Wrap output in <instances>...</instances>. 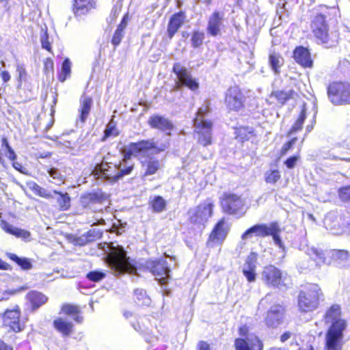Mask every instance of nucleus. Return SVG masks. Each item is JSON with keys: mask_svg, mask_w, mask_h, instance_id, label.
<instances>
[{"mask_svg": "<svg viewBox=\"0 0 350 350\" xmlns=\"http://www.w3.org/2000/svg\"><path fill=\"white\" fill-rule=\"evenodd\" d=\"M281 229L277 222L271 223L269 225L256 224L247 229L241 235V244L245 245L246 241L252 239L254 236L261 237L271 236L275 245L282 250V254H285V247L279 235Z\"/></svg>", "mask_w": 350, "mask_h": 350, "instance_id": "f257e3e1", "label": "nucleus"}, {"mask_svg": "<svg viewBox=\"0 0 350 350\" xmlns=\"http://www.w3.org/2000/svg\"><path fill=\"white\" fill-rule=\"evenodd\" d=\"M107 263L115 275L136 272V267L130 258L126 256L124 247L118 245L111 247L110 254L107 256Z\"/></svg>", "mask_w": 350, "mask_h": 350, "instance_id": "f03ea898", "label": "nucleus"}, {"mask_svg": "<svg viewBox=\"0 0 350 350\" xmlns=\"http://www.w3.org/2000/svg\"><path fill=\"white\" fill-rule=\"evenodd\" d=\"M325 18L321 14L316 15L312 21L311 28L319 43L326 48H332L338 43V33L336 31H329Z\"/></svg>", "mask_w": 350, "mask_h": 350, "instance_id": "7ed1b4c3", "label": "nucleus"}, {"mask_svg": "<svg viewBox=\"0 0 350 350\" xmlns=\"http://www.w3.org/2000/svg\"><path fill=\"white\" fill-rule=\"evenodd\" d=\"M210 112V108L207 103H204L200 107L193 120V125L195 131L198 133V142L206 146L211 144L212 139V126L213 123L211 120L206 119Z\"/></svg>", "mask_w": 350, "mask_h": 350, "instance_id": "20e7f679", "label": "nucleus"}, {"mask_svg": "<svg viewBox=\"0 0 350 350\" xmlns=\"http://www.w3.org/2000/svg\"><path fill=\"white\" fill-rule=\"evenodd\" d=\"M323 296L320 287L317 284H309L299 292L298 307L304 312L316 310L319 304V299Z\"/></svg>", "mask_w": 350, "mask_h": 350, "instance_id": "39448f33", "label": "nucleus"}, {"mask_svg": "<svg viewBox=\"0 0 350 350\" xmlns=\"http://www.w3.org/2000/svg\"><path fill=\"white\" fill-rule=\"evenodd\" d=\"M167 147L166 144H162L160 146H157L154 140L151 139L130 143L124 149L129 154L137 157L141 160L144 157H149L150 155L164 151Z\"/></svg>", "mask_w": 350, "mask_h": 350, "instance_id": "423d86ee", "label": "nucleus"}, {"mask_svg": "<svg viewBox=\"0 0 350 350\" xmlns=\"http://www.w3.org/2000/svg\"><path fill=\"white\" fill-rule=\"evenodd\" d=\"M214 204L212 200L206 199L198 206L191 208L188 212L189 222L198 227H204L212 217Z\"/></svg>", "mask_w": 350, "mask_h": 350, "instance_id": "0eeeda50", "label": "nucleus"}, {"mask_svg": "<svg viewBox=\"0 0 350 350\" xmlns=\"http://www.w3.org/2000/svg\"><path fill=\"white\" fill-rule=\"evenodd\" d=\"M220 202L223 211L227 214L242 217L246 212L245 200L237 194L224 193Z\"/></svg>", "mask_w": 350, "mask_h": 350, "instance_id": "6e6552de", "label": "nucleus"}, {"mask_svg": "<svg viewBox=\"0 0 350 350\" xmlns=\"http://www.w3.org/2000/svg\"><path fill=\"white\" fill-rule=\"evenodd\" d=\"M327 95L334 105L350 104V84L334 82L327 88Z\"/></svg>", "mask_w": 350, "mask_h": 350, "instance_id": "1a4fd4ad", "label": "nucleus"}, {"mask_svg": "<svg viewBox=\"0 0 350 350\" xmlns=\"http://www.w3.org/2000/svg\"><path fill=\"white\" fill-rule=\"evenodd\" d=\"M344 332L343 325L328 328L323 350H342Z\"/></svg>", "mask_w": 350, "mask_h": 350, "instance_id": "9d476101", "label": "nucleus"}, {"mask_svg": "<svg viewBox=\"0 0 350 350\" xmlns=\"http://www.w3.org/2000/svg\"><path fill=\"white\" fill-rule=\"evenodd\" d=\"M173 72L176 74L178 81L176 82V89L181 86H186L192 91H196L199 88V83L192 77L189 72L180 63H176L173 66Z\"/></svg>", "mask_w": 350, "mask_h": 350, "instance_id": "9b49d317", "label": "nucleus"}, {"mask_svg": "<svg viewBox=\"0 0 350 350\" xmlns=\"http://www.w3.org/2000/svg\"><path fill=\"white\" fill-rule=\"evenodd\" d=\"M107 200V196L98 191L94 193H89L81 196L80 202L81 206L86 209L91 210L92 212H98L102 211L100 205Z\"/></svg>", "mask_w": 350, "mask_h": 350, "instance_id": "f8f14e48", "label": "nucleus"}, {"mask_svg": "<svg viewBox=\"0 0 350 350\" xmlns=\"http://www.w3.org/2000/svg\"><path fill=\"white\" fill-rule=\"evenodd\" d=\"M146 266L161 284L167 282L170 270L165 260H148L146 262Z\"/></svg>", "mask_w": 350, "mask_h": 350, "instance_id": "ddd939ff", "label": "nucleus"}, {"mask_svg": "<svg viewBox=\"0 0 350 350\" xmlns=\"http://www.w3.org/2000/svg\"><path fill=\"white\" fill-rule=\"evenodd\" d=\"M94 174L96 178H103L111 183L121 178L116 164L105 161L96 165L94 170Z\"/></svg>", "mask_w": 350, "mask_h": 350, "instance_id": "4468645a", "label": "nucleus"}, {"mask_svg": "<svg viewBox=\"0 0 350 350\" xmlns=\"http://www.w3.org/2000/svg\"><path fill=\"white\" fill-rule=\"evenodd\" d=\"M21 311L18 306L8 309L3 314H0V319H4V326L10 327L14 332H19L24 329V325L20 320Z\"/></svg>", "mask_w": 350, "mask_h": 350, "instance_id": "2eb2a0df", "label": "nucleus"}, {"mask_svg": "<svg viewBox=\"0 0 350 350\" xmlns=\"http://www.w3.org/2000/svg\"><path fill=\"white\" fill-rule=\"evenodd\" d=\"M261 279L267 286L279 288L282 284V273L274 265H268L263 268Z\"/></svg>", "mask_w": 350, "mask_h": 350, "instance_id": "dca6fc26", "label": "nucleus"}, {"mask_svg": "<svg viewBox=\"0 0 350 350\" xmlns=\"http://www.w3.org/2000/svg\"><path fill=\"white\" fill-rule=\"evenodd\" d=\"M225 101L230 109L239 111L243 107L245 96L238 87H231L227 91Z\"/></svg>", "mask_w": 350, "mask_h": 350, "instance_id": "f3484780", "label": "nucleus"}, {"mask_svg": "<svg viewBox=\"0 0 350 350\" xmlns=\"http://www.w3.org/2000/svg\"><path fill=\"white\" fill-rule=\"evenodd\" d=\"M340 307L338 304L332 305L326 312L324 319L326 324L329 325V328L338 327V325H343L344 331L346 329L347 323L346 320L341 319Z\"/></svg>", "mask_w": 350, "mask_h": 350, "instance_id": "a211bd4d", "label": "nucleus"}, {"mask_svg": "<svg viewBox=\"0 0 350 350\" xmlns=\"http://www.w3.org/2000/svg\"><path fill=\"white\" fill-rule=\"evenodd\" d=\"M228 229L226 227V222L222 219L217 222L211 233L207 242L208 246L214 247L216 245H221L226 239Z\"/></svg>", "mask_w": 350, "mask_h": 350, "instance_id": "6ab92c4d", "label": "nucleus"}, {"mask_svg": "<svg viewBox=\"0 0 350 350\" xmlns=\"http://www.w3.org/2000/svg\"><path fill=\"white\" fill-rule=\"evenodd\" d=\"M236 350H262V343L254 335H249L245 339L237 338L234 342Z\"/></svg>", "mask_w": 350, "mask_h": 350, "instance_id": "aec40b11", "label": "nucleus"}, {"mask_svg": "<svg viewBox=\"0 0 350 350\" xmlns=\"http://www.w3.org/2000/svg\"><path fill=\"white\" fill-rule=\"evenodd\" d=\"M257 258V254L255 252H251L243 265V273L250 282H253L256 280Z\"/></svg>", "mask_w": 350, "mask_h": 350, "instance_id": "412c9836", "label": "nucleus"}, {"mask_svg": "<svg viewBox=\"0 0 350 350\" xmlns=\"http://www.w3.org/2000/svg\"><path fill=\"white\" fill-rule=\"evenodd\" d=\"M284 309L280 305H274L267 312L265 318L267 325L271 327H276L282 321L284 318Z\"/></svg>", "mask_w": 350, "mask_h": 350, "instance_id": "4be33fe9", "label": "nucleus"}, {"mask_svg": "<svg viewBox=\"0 0 350 350\" xmlns=\"http://www.w3.org/2000/svg\"><path fill=\"white\" fill-rule=\"evenodd\" d=\"M327 251L323 252L322 250L312 247L307 250L306 254L310 260L314 262V266L321 267L323 265H330L331 260L326 255Z\"/></svg>", "mask_w": 350, "mask_h": 350, "instance_id": "5701e85b", "label": "nucleus"}, {"mask_svg": "<svg viewBox=\"0 0 350 350\" xmlns=\"http://www.w3.org/2000/svg\"><path fill=\"white\" fill-rule=\"evenodd\" d=\"M326 255L331 260V264L337 267H342L350 262V254L345 250H329Z\"/></svg>", "mask_w": 350, "mask_h": 350, "instance_id": "b1692460", "label": "nucleus"}, {"mask_svg": "<svg viewBox=\"0 0 350 350\" xmlns=\"http://www.w3.org/2000/svg\"><path fill=\"white\" fill-rule=\"evenodd\" d=\"M224 15L215 11L209 17L207 25V33L211 36H217L221 34V29L223 27Z\"/></svg>", "mask_w": 350, "mask_h": 350, "instance_id": "393cba45", "label": "nucleus"}, {"mask_svg": "<svg viewBox=\"0 0 350 350\" xmlns=\"http://www.w3.org/2000/svg\"><path fill=\"white\" fill-rule=\"evenodd\" d=\"M186 15L185 12L180 11L173 14L168 23L167 33L170 39H172L175 33L185 23Z\"/></svg>", "mask_w": 350, "mask_h": 350, "instance_id": "a878e982", "label": "nucleus"}, {"mask_svg": "<svg viewBox=\"0 0 350 350\" xmlns=\"http://www.w3.org/2000/svg\"><path fill=\"white\" fill-rule=\"evenodd\" d=\"M73 11L75 17L81 18L95 8V0H75Z\"/></svg>", "mask_w": 350, "mask_h": 350, "instance_id": "bb28decb", "label": "nucleus"}, {"mask_svg": "<svg viewBox=\"0 0 350 350\" xmlns=\"http://www.w3.org/2000/svg\"><path fill=\"white\" fill-rule=\"evenodd\" d=\"M295 60L305 68H310L312 66V60L309 51L303 46L297 47L294 51Z\"/></svg>", "mask_w": 350, "mask_h": 350, "instance_id": "cd10ccee", "label": "nucleus"}, {"mask_svg": "<svg viewBox=\"0 0 350 350\" xmlns=\"http://www.w3.org/2000/svg\"><path fill=\"white\" fill-rule=\"evenodd\" d=\"M79 103L80 105L78 109L79 120L81 123H84L90 115L93 101L92 98L83 94L80 98Z\"/></svg>", "mask_w": 350, "mask_h": 350, "instance_id": "c85d7f7f", "label": "nucleus"}, {"mask_svg": "<svg viewBox=\"0 0 350 350\" xmlns=\"http://www.w3.org/2000/svg\"><path fill=\"white\" fill-rule=\"evenodd\" d=\"M0 227L5 232L12 234L18 238H21L24 240L29 239L31 236L29 231L16 228L5 220L1 221Z\"/></svg>", "mask_w": 350, "mask_h": 350, "instance_id": "c756f323", "label": "nucleus"}, {"mask_svg": "<svg viewBox=\"0 0 350 350\" xmlns=\"http://www.w3.org/2000/svg\"><path fill=\"white\" fill-rule=\"evenodd\" d=\"M141 163L146 176L156 174L161 167L160 161L150 157L141 159Z\"/></svg>", "mask_w": 350, "mask_h": 350, "instance_id": "7c9ffc66", "label": "nucleus"}, {"mask_svg": "<svg viewBox=\"0 0 350 350\" xmlns=\"http://www.w3.org/2000/svg\"><path fill=\"white\" fill-rule=\"evenodd\" d=\"M148 124L152 128L157 129L163 131H170L173 127L172 123L170 120L158 115L150 117Z\"/></svg>", "mask_w": 350, "mask_h": 350, "instance_id": "2f4dec72", "label": "nucleus"}, {"mask_svg": "<svg viewBox=\"0 0 350 350\" xmlns=\"http://www.w3.org/2000/svg\"><path fill=\"white\" fill-rule=\"evenodd\" d=\"M26 297L30 302L33 310L38 309L48 301V297L45 295L36 291H30L27 294Z\"/></svg>", "mask_w": 350, "mask_h": 350, "instance_id": "473e14b6", "label": "nucleus"}, {"mask_svg": "<svg viewBox=\"0 0 350 350\" xmlns=\"http://www.w3.org/2000/svg\"><path fill=\"white\" fill-rule=\"evenodd\" d=\"M131 155L128 153L124 149V157L123 159L120 161L119 164L116 165L118 168V172L121 178L126 175L131 174L133 169L134 163L131 160Z\"/></svg>", "mask_w": 350, "mask_h": 350, "instance_id": "72a5a7b5", "label": "nucleus"}, {"mask_svg": "<svg viewBox=\"0 0 350 350\" xmlns=\"http://www.w3.org/2000/svg\"><path fill=\"white\" fill-rule=\"evenodd\" d=\"M53 326L56 330L65 336H70L73 330V324L72 322L63 318H57L53 321Z\"/></svg>", "mask_w": 350, "mask_h": 350, "instance_id": "f704fd0d", "label": "nucleus"}, {"mask_svg": "<svg viewBox=\"0 0 350 350\" xmlns=\"http://www.w3.org/2000/svg\"><path fill=\"white\" fill-rule=\"evenodd\" d=\"M127 14L124 15L120 24L118 26L116 30L114 32L111 40V42L114 46L119 45L122 41V38L124 37V30L127 25Z\"/></svg>", "mask_w": 350, "mask_h": 350, "instance_id": "c9c22d12", "label": "nucleus"}, {"mask_svg": "<svg viewBox=\"0 0 350 350\" xmlns=\"http://www.w3.org/2000/svg\"><path fill=\"white\" fill-rule=\"evenodd\" d=\"M294 94L295 91L292 90L287 91L276 90L271 92L270 97L275 98L280 104L283 105L288 100L293 98Z\"/></svg>", "mask_w": 350, "mask_h": 350, "instance_id": "e433bc0d", "label": "nucleus"}, {"mask_svg": "<svg viewBox=\"0 0 350 350\" xmlns=\"http://www.w3.org/2000/svg\"><path fill=\"white\" fill-rule=\"evenodd\" d=\"M283 58L278 54H270L269 57V64L275 75L280 73V68L283 65Z\"/></svg>", "mask_w": 350, "mask_h": 350, "instance_id": "4c0bfd02", "label": "nucleus"}, {"mask_svg": "<svg viewBox=\"0 0 350 350\" xmlns=\"http://www.w3.org/2000/svg\"><path fill=\"white\" fill-rule=\"evenodd\" d=\"M8 257L15 262L23 270H29L32 268L31 260L27 258H20L14 254L8 253Z\"/></svg>", "mask_w": 350, "mask_h": 350, "instance_id": "58836bf2", "label": "nucleus"}, {"mask_svg": "<svg viewBox=\"0 0 350 350\" xmlns=\"http://www.w3.org/2000/svg\"><path fill=\"white\" fill-rule=\"evenodd\" d=\"M62 310L66 314L73 316V319L77 323H81L83 321V317L79 314V308L78 306L65 304L62 306Z\"/></svg>", "mask_w": 350, "mask_h": 350, "instance_id": "ea45409f", "label": "nucleus"}, {"mask_svg": "<svg viewBox=\"0 0 350 350\" xmlns=\"http://www.w3.org/2000/svg\"><path fill=\"white\" fill-rule=\"evenodd\" d=\"M54 193L57 194L59 197L57 198V202L60 209L63 211L68 210L70 206V198L67 193H62L54 191Z\"/></svg>", "mask_w": 350, "mask_h": 350, "instance_id": "a19ab883", "label": "nucleus"}, {"mask_svg": "<svg viewBox=\"0 0 350 350\" xmlns=\"http://www.w3.org/2000/svg\"><path fill=\"white\" fill-rule=\"evenodd\" d=\"M306 109L305 105H304L298 119L296 120V122L292 126L291 130L289 131V135L300 131L302 129L303 124L306 118Z\"/></svg>", "mask_w": 350, "mask_h": 350, "instance_id": "79ce46f5", "label": "nucleus"}, {"mask_svg": "<svg viewBox=\"0 0 350 350\" xmlns=\"http://www.w3.org/2000/svg\"><path fill=\"white\" fill-rule=\"evenodd\" d=\"M71 62L68 58H66L62 63L61 72L58 79L61 82H64L66 79L70 76Z\"/></svg>", "mask_w": 350, "mask_h": 350, "instance_id": "37998d69", "label": "nucleus"}, {"mask_svg": "<svg viewBox=\"0 0 350 350\" xmlns=\"http://www.w3.org/2000/svg\"><path fill=\"white\" fill-rule=\"evenodd\" d=\"M151 206L154 212H163L166 207V202L161 196H155L151 201Z\"/></svg>", "mask_w": 350, "mask_h": 350, "instance_id": "c03bdc74", "label": "nucleus"}, {"mask_svg": "<svg viewBox=\"0 0 350 350\" xmlns=\"http://www.w3.org/2000/svg\"><path fill=\"white\" fill-rule=\"evenodd\" d=\"M29 185V189L33 191L35 194L45 198H50L52 197V195L49 191L41 187L36 183H31Z\"/></svg>", "mask_w": 350, "mask_h": 350, "instance_id": "a18cd8bd", "label": "nucleus"}, {"mask_svg": "<svg viewBox=\"0 0 350 350\" xmlns=\"http://www.w3.org/2000/svg\"><path fill=\"white\" fill-rule=\"evenodd\" d=\"M281 178L280 172L278 170H268L265 174L267 183L275 184Z\"/></svg>", "mask_w": 350, "mask_h": 350, "instance_id": "49530a36", "label": "nucleus"}, {"mask_svg": "<svg viewBox=\"0 0 350 350\" xmlns=\"http://www.w3.org/2000/svg\"><path fill=\"white\" fill-rule=\"evenodd\" d=\"M135 295L138 304L148 306L150 304V299L146 295V291L143 289H135Z\"/></svg>", "mask_w": 350, "mask_h": 350, "instance_id": "de8ad7c7", "label": "nucleus"}, {"mask_svg": "<svg viewBox=\"0 0 350 350\" xmlns=\"http://www.w3.org/2000/svg\"><path fill=\"white\" fill-rule=\"evenodd\" d=\"M204 33L200 31H194L191 36V45L193 48H198L203 43Z\"/></svg>", "mask_w": 350, "mask_h": 350, "instance_id": "09e8293b", "label": "nucleus"}, {"mask_svg": "<svg viewBox=\"0 0 350 350\" xmlns=\"http://www.w3.org/2000/svg\"><path fill=\"white\" fill-rule=\"evenodd\" d=\"M105 135L103 140H105L110 137H116L118 135V131L116 129V124L113 120H111L107 125L105 130Z\"/></svg>", "mask_w": 350, "mask_h": 350, "instance_id": "8fccbe9b", "label": "nucleus"}, {"mask_svg": "<svg viewBox=\"0 0 350 350\" xmlns=\"http://www.w3.org/2000/svg\"><path fill=\"white\" fill-rule=\"evenodd\" d=\"M48 174L55 180L56 184L60 185L61 183H64V176L61 174L57 169L51 167L48 170Z\"/></svg>", "mask_w": 350, "mask_h": 350, "instance_id": "3c124183", "label": "nucleus"}, {"mask_svg": "<svg viewBox=\"0 0 350 350\" xmlns=\"http://www.w3.org/2000/svg\"><path fill=\"white\" fill-rule=\"evenodd\" d=\"M40 42H41L42 49H44L49 52L51 51V42L49 41V34L46 32V31H44L43 29H42V31H41Z\"/></svg>", "mask_w": 350, "mask_h": 350, "instance_id": "603ef678", "label": "nucleus"}, {"mask_svg": "<svg viewBox=\"0 0 350 350\" xmlns=\"http://www.w3.org/2000/svg\"><path fill=\"white\" fill-rule=\"evenodd\" d=\"M105 277V273L100 271H90L87 274V278L92 282H99Z\"/></svg>", "mask_w": 350, "mask_h": 350, "instance_id": "864d4df0", "label": "nucleus"}, {"mask_svg": "<svg viewBox=\"0 0 350 350\" xmlns=\"http://www.w3.org/2000/svg\"><path fill=\"white\" fill-rule=\"evenodd\" d=\"M25 289L26 287L22 286L17 289L4 291L2 293H0V301L7 300L11 295H16V293H18Z\"/></svg>", "mask_w": 350, "mask_h": 350, "instance_id": "5fc2aeb1", "label": "nucleus"}, {"mask_svg": "<svg viewBox=\"0 0 350 350\" xmlns=\"http://www.w3.org/2000/svg\"><path fill=\"white\" fill-rule=\"evenodd\" d=\"M85 234L87 236V239L89 243L93 242L98 239L101 237L100 232L96 229L90 230L89 231L85 232Z\"/></svg>", "mask_w": 350, "mask_h": 350, "instance_id": "6e6d98bb", "label": "nucleus"}, {"mask_svg": "<svg viewBox=\"0 0 350 350\" xmlns=\"http://www.w3.org/2000/svg\"><path fill=\"white\" fill-rule=\"evenodd\" d=\"M339 196L342 201H349L350 200V186L341 188L339 190Z\"/></svg>", "mask_w": 350, "mask_h": 350, "instance_id": "4d7b16f0", "label": "nucleus"}, {"mask_svg": "<svg viewBox=\"0 0 350 350\" xmlns=\"http://www.w3.org/2000/svg\"><path fill=\"white\" fill-rule=\"evenodd\" d=\"M121 10H122L121 3H117L116 5H113V7L111 11L110 15H109V18L111 20V22L114 21L118 16V15L120 14V13L121 12Z\"/></svg>", "mask_w": 350, "mask_h": 350, "instance_id": "13d9d810", "label": "nucleus"}, {"mask_svg": "<svg viewBox=\"0 0 350 350\" xmlns=\"http://www.w3.org/2000/svg\"><path fill=\"white\" fill-rule=\"evenodd\" d=\"M297 142V137H293L289 142L284 144L281 149V154H286L292 148Z\"/></svg>", "mask_w": 350, "mask_h": 350, "instance_id": "bf43d9fd", "label": "nucleus"}, {"mask_svg": "<svg viewBox=\"0 0 350 350\" xmlns=\"http://www.w3.org/2000/svg\"><path fill=\"white\" fill-rule=\"evenodd\" d=\"M298 159V156L291 157L285 161L284 164L288 168L292 169L295 166Z\"/></svg>", "mask_w": 350, "mask_h": 350, "instance_id": "052dcab7", "label": "nucleus"}, {"mask_svg": "<svg viewBox=\"0 0 350 350\" xmlns=\"http://www.w3.org/2000/svg\"><path fill=\"white\" fill-rule=\"evenodd\" d=\"M16 71L18 74L19 80H25L27 75L25 67L23 65H18L16 67Z\"/></svg>", "mask_w": 350, "mask_h": 350, "instance_id": "680f3d73", "label": "nucleus"}, {"mask_svg": "<svg viewBox=\"0 0 350 350\" xmlns=\"http://www.w3.org/2000/svg\"><path fill=\"white\" fill-rule=\"evenodd\" d=\"M76 243L79 245H85L89 243L87 239L85 233L81 234L79 237L76 239Z\"/></svg>", "mask_w": 350, "mask_h": 350, "instance_id": "e2e57ef3", "label": "nucleus"}, {"mask_svg": "<svg viewBox=\"0 0 350 350\" xmlns=\"http://www.w3.org/2000/svg\"><path fill=\"white\" fill-rule=\"evenodd\" d=\"M7 154L6 156L8 157V159L10 161H14L16 159V154L14 152V150L12 148V147L7 149Z\"/></svg>", "mask_w": 350, "mask_h": 350, "instance_id": "0e129e2a", "label": "nucleus"}, {"mask_svg": "<svg viewBox=\"0 0 350 350\" xmlns=\"http://www.w3.org/2000/svg\"><path fill=\"white\" fill-rule=\"evenodd\" d=\"M198 350H211V347L206 342L200 341L198 344Z\"/></svg>", "mask_w": 350, "mask_h": 350, "instance_id": "69168bd1", "label": "nucleus"}, {"mask_svg": "<svg viewBox=\"0 0 350 350\" xmlns=\"http://www.w3.org/2000/svg\"><path fill=\"white\" fill-rule=\"evenodd\" d=\"M44 68L47 70H53V62L51 59H46L44 62Z\"/></svg>", "mask_w": 350, "mask_h": 350, "instance_id": "338daca9", "label": "nucleus"}, {"mask_svg": "<svg viewBox=\"0 0 350 350\" xmlns=\"http://www.w3.org/2000/svg\"><path fill=\"white\" fill-rule=\"evenodd\" d=\"M1 79L3 82L6 83L10 79V75L8 71H2L1 73Z\"/></svg>", "mask_w": 350, "mask_h": 350, "instance_id": "774afa93", "label": "nucleus"}]
</instances>
